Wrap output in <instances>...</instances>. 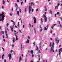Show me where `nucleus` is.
<instances>
[{
    "label": "nucleus",
    "mask_w": 62,
    "mask_h": 62,
    "mask_svg": "<svg viewBox=\"0 0 62 62\" xmlns=\"http://www.w3.org/2000/svg\"><path fill=\"white\" fill-rule=\"evenodd\" d=\"M40 20H41V22H42V21H42V18Z\"/></svg>",
    "instance_id": "nucleus-41"
},
{
    "label": "nucleus",
    "mask_w": 62,
    "mask_h": 62,
    "mask_svg": "<svg viewBox=\"0 0 62 62\" xmlns=\"http://www.w3.org/2000/svg\"><path fill=\"white\" fill-rule=\"evenodd\" d=\"M27 9L26 8H25V9H24V11H25V12H26V10H27Z\"/></svg>",
    "instance_id": "nucleus-23"
},
{
    "label": "nucleus",
    "mask_w": 62,
    "mask_h": 62,
    "mask_svg": "<svg viewBox=\"0 0 62 62\" xmlns=\"http://www.w3.org/2000/svg\"><path fill=\"white\" fill-rule=\"evenodd\" d=\"M2 14H0V21H3L4 20V18L5 17V16L3 15L4 13L2 12Z\"/></svg>",
    "instance_id": "nucleus-1"
},
{
    "label": "nucleus",
    "mask_w": 62,
    "mask_h": 62,
    "mask_svg": "<svg viewBox=\"0 0 62 62\" xmlns=\"http://www.w3.org/2000/svg\"><path fill=\"white\" fill-rule=\"evenodd\" d=\"M22 45H23L22 44H21V47H20L21 48V50H22L23 48H24V46L23 45V46L22 47Z\"/></svg>",
    "instance_id": "nucleus-8"
},
{
    "label": "nucleus",
    "mask_w": 62,
    "mask_h": 62,
    "mask_svg": "<svg viewBox=\"0 0 62 62\" xmlns=\"http://www.w3.org/2000/svg\"><path fill=\"white\" fill-rule=\"evenodd\" d=\"M3 41L4 42H5L6 41V40H5V39H3Z\"/></svg>",
    "instance_id": "nucleus-59"
},
{
    "label": "nucleus",
    "mask_w": 62,
    "mask_h": 62,
    "mask_svg": "<svg viewBox=\"0 0 62 62\" xmlns=\"http://www.w3.org/2000/svg\"><path fill=\"white\" fill-rule=\"evenodd\" d=\"M34 32L35 33V34L36 33V31L35 30H34Z\"/></svg>",
    "instance_id": "nucleus-35"
},
{
    "label": "nucleus",
    "mask_w": 62,
    "mask_h": 62,
    "mask_svg": "<svg viewBox=\"0 0 62 62\" xmlns=\"http://www.w3.org/2000/svg\"><path fill=\"white\" fill-rule=\"evenodd\" d=\"M24 27H25V26H24V25H23V28H24Z\"/></svg>",
    "instance_id": "nucleus-51"
},
{
    "label": "nucleus",
    "mask_w": 62,
    "mask_h": 62,
    "mask_svg": "<svg viewBox=\"0 0 62 62\" xmlns=\"http://www.w3.org/2000/svg\"><path fill=\"white\" fill-rule=\"evenodd\" d=\"M36 50L38 51L39 49H38V47L37 46H36Z\"/></svg>",
    "instance_id": "nucleus-17"
},
{
    "label": "nucleus",
    "mask_w": 62,
    "mask_h": 62,
    "mask_svg": "<svg viewBox=\"0 0 62 62\" xmlns=\"http://www.w3.org/2000/svg\"><path fill=\"white\" fill-rule=\"evenodd\" d=\"M10 28H11V31H12V32L13 31V27H10Z\"/></svg>",
    "instance_id": "nucleus-13"
},
{
    "label": "nucleus",
    "mask_w": 62,
    "mask_h": 62,
    "mask_svg": "<svg viewBox=\"0 0 62 62\" xmlns=\"http://www.w3.org/2000/svg\"><path fill=\"white\" fill-rule=\"evenodd\" d=\"M4 62H7V61L5 59L4 60Z\"/></svg>",
    "instance_id": "nucleus-30"
},
{
    "label": "nucleus",
    "mask_w": 62,
    "mask_h": 62,
    "mask_svg": "<svg viewBox=\"0 0 62 62\" xmlns=\"http://www.w3.org/2000/svg\"><path fill=\"white\" fill-rule=\"evenodd\" d=\"M14 34H15V36H16V37H18V36L17 35H16V33L15 32Z\"/></svg>",
    "instance_id": "nucleus-24"
},
{
    "label": "nucleus",
    "mask_w": 62,
    "mask_h": 62,
    "mask_svg": "<svg viewBox=\"0 0 62 62\" xmlns=\"http://www.w3.org/2000/svg\"><path fill=\"white\" fill-rule=\"evenodd\" d=\"M55 41H56V42L57 44H58V43H59V40H57V38H55Z\"/></svg>",
    "instance_id": "nucleus-7"
},
{
    "label": "nucleus",
    "mask_w": 62,
    "mask_h": 62,
    "mask_svg": "<svg viewBox=\"0 0 62 62\" xmlns=\"http://www.w3.org/2000/svg\"><path fill=\"white\" fill-rule=\"evenodd\" d=\"M57 24H54L53 25L54 26H55V25H56Z\"/></svg>",
    "instance_id": "nucleus-40"
},
{
    "label": "nucleus",
    "mask_w": 62,
    "mask_h": 62,
    "mask_svg": "<svg viewBox=\"0 0 62 62\" xmlns=\"http://www.w3.org/2000/svg\"><path fill=\"white\" fill-rule=\"evenodd\" d=\"M29 43V40L27 39V40L26 41V43Z\"/></svg>",
    "instance_id": "nucleus-11"
},
{
    "label": "nucleus",
    "mask_w": 62,
    "mask_h": 62,
    "mask_svg": "<svg viewBox=\"0 0 62 62\" xmlns=\"http://www.w3.org/2000/svg\"><path fill=\"white\" fill-rule=\"evenodd\" d=\"M18 40V38L17 37H16V40Z\"/></svg>",
    "instance_id": "nucleus-31"
},
{
    "label": "nucleus",
    "mask_w": 62,
    "mask_h": 62,
    "mask_svg": "<svg viewBox=\"0 0 62 62\" xmlns=\"http://www.w3.org/2000/svg\"><path fill=\"white\" fill-rule=\"evenodd\" d=\"M9 25V24H8V23L7 24H6V25H7V27H8V25Z\"/></svg>",
    "instance_id": "nucleus-29"
},
{
    "label": "nucleus",
    "mask_w": 62,
    "mask_h": 62,
    "mask_svg": "<svg viewBox=\"0 0 62 62\" xmlns=\"http://www.w3.org/2000/svg\"><path fill=\"white\" fill-rule=\"evenodd\" d=\"M15 6L17 8H19L18 7V5H17V4L16 3H15Z\"/></svg>",
    "instance_id": "nucleus-19"
},
{
    "label": "nucleus",
    "mask_w": 62,
    "mask_h": 62,
    "mask_svg": "<svg viewBox=\"0 0 62 62\" xmlns=\"http://www.w3.org/2000/svg\"><path fill=\"white\" fill-rule=\"evenodd\" d=\"M59 12H58L57 13V15H59Z\"/></svg>",
    "instance_id": "nucleus-34"
},
{
    "label": "nucleus",
    "mask_w": 62,
    "mask_h": 62,
    "mask_svg": "<svg viewBox=\"0 0 62 62\" xmlns=\"http://www.w3.org/2000/svg\"><path fill=\"white\" fill-rule=\"evenodd\" d=\"M13 22V24H14V26L15 25V22L14 21Z\"/></svg>",
    "instance_id": "nucleus-43"
},
{
    "label": "nucleus",
    "mask_w": 62,
    "mask_h": 62,
    "mask_svg": "<svg viewBox=\"0 0 62 62\" xmlns=\"http://www.w3.org/2000/svg\"><path fill=\"white\" fill-rule=\"evenodd\" d=\"M22 60V57H20L19 62H20V61H21Z\"/></svg>",
    "instance_id": "nucleus-18"
},
{
    "label": "nucleus",
    "mask_w": 62,
    "mask_h": 62,
    "mask_svg": "<svg viewBox=\"0 0 62 62\" xmlns=\"http://www.w3.org/2000/svg\"><path fill=\"white\" fill-rule=\"evenodd\" d=\"M46 15L45 16V15H44V18L45 19V22H46L47 21V18L46 17Z\"/></svg>",
    "instance_id": "nucleus-4"
},
{
    "label": "nucleus",
    "mask_w": 62,
    "mask_h": 62,
    "mask_svg": "<svg viewBox=\"0 0 62 62\" xmlns=\"http://www.w3.org/2000/svg\"><path fill=\"white\" fill-rule=\"evenodd\" d=\"M12 47H14V45H13V44L12 45Z\"/></svg>",
    "instance_id": "nucleus-61"
},
{
    "label": "nucleus",
    "mask_w": 62,
    "mask_h": 62,
    "mask_svg": "<svg viewBox=\"0 0 62 62\" xmlns=\"http://www.w3.org/2000/svg\"><path fill=\"white\" fill-rule=\"evenodd\" d=\"M4 55H2V59H4Z\"/></svg>",
    "instance_id": "nucleus-14"
},
{
    "label": "nucleus",
    "mask_w": 62,
    "mask_h": 62,
    "mask_svg": "<svg viewBox=\"0 0 62 62\" xmlns=\"http://www.w3.org/2000/svg\"><path fill=\"white\" fill-rule=\"evenodd\" d=\"M39 27H40V28H42V27H41V25H39Z\"/></svg>",
    "instance_id": "nucleus-49"
},
{
    "label": "nucleus",
    "mask_w": 62,
    "mask_h": 62,
    "mask_svg": "<svg viewBox=\"0 0 62 62\" xmlns=\"http://www.w3.org/2000/svg\"><path fill=\"white\" fill-rule=\"evenodd\" d=\"M32 12H33V11H34V9H33L32 8Z\"/></svg>",
    "instance_id": "nucleus-58"
},
{
    "label": "nucleus",
    "mask_w": 62,
    "mask_h": 62,
    "mask_svg": "<svg viewBox=\"0 0 62 62\" xmlns=\"http://www.w3.org/2000/svg\"><path fill=\"white\" fill-rule=\"evenodd\" d=\"M2 3H3V4H5V1L4 0H3L2 1Z\"/></svg>",
    "instance_id": "nucleus-16"
},
{
    "label": "nucleus",
    "mask_w": 62,
    "mask_h": 62,
    "mask_svg": "<svg viewBox=\"0 0 62 62\" xmlns=\"http://www.w3.org/2000/svg\"><path fill=\"white\" fill-rule=\"evenodd\" d=\"M7 33V31H6H6H5V34H6Z\"/></svg>",
    "instance_id": "nucleus-37"
},
{
    "label": "nucleus",
    "mask_w": 62,
    "mask_h": 62,
    "mask_svg": "<svg viewBox=\"0 0 62 62\" xmlns=\"http://www.w3.org/2000/svg\"><path fill=\"white\" fill-rule=\"evenodd\" d=\"M15 37H13V43H14L15 42Z\"/></svg>",
    "instance_id": "nucleus-12"
},
{
    "label": "nucleus",
    "mask_w": 62,
    "mask_h": 62,
    "mask_svg": "<svg viewBox=\"0 0 62 62\" xmlns=\"http://www.w3.org/2000/svg\"><path fill=\"white\" fill-rule=\"evenodd\" d=\"M60 50V51H62V48H61L60 49H59Z\"/></svg>",
    "instance_id": "nucleus-38"
},
{
    "label": "nucleus",
    "mask_w": 62,
    "mask_h": 62,
    "mask_svg": "<svg viewBox=\"0 0 62 62\" xmlns=\"http://www.w3.org/2000/svg\"><path fill=\"white\" fill-rule=\"evenodd\" d=\"M31 56L32 57H33L34 56V55L33 54H32Z\"/></svg>",
    "instance_id": "nucleus-46"
},
{
    "label": "nucleus",
    "mask_w": 62,
    "mask_h": 62,
    "mask_svg": "<svg viewBox=\"0 0 62 62\" xmlns=\"http://www.w3.org/2000/svg\"><path fill=\"white\" fill-rule=\"evenodd\" d=\"M2 34H4V32L3 31H2Z\"/></svg>",
    "instance_id": "nucleus-50"
},
{
    "label": "nucleus",
    "mask_w": 62,
    "mask_h": 62,
    "mask_svg": "<svg viewBox=\"0 0 62 62\" xmlns=\"http://www.w3.org/2000/svg\"><path fill=\"white\" fill-rule=\"evenodd\" d=\"M45 11H47L46 8L45 9Z\"/></svg>",
    "instance_id": "nucleus-54"
},
{
    "label": "nucleus",
    "mask_w": 62,
    "mask_h": 62,
    "mask_svg": "<svg viewBox=\"0 0 62 62\" xmlns=\"http://www.w3.org/2000/svg\"><path fill=\"white\" fill-rule=\"evenodd\" d=\"M48 29V28H46V27H44V30H47Z\"/></svg>",
    "instance_id": "nucleus-20"
},
{
    "label": "nucleus",
    "mask_w": 62,
    "mask_h": 62,
    "mask_svg": "<svg viewBox=\"0 0 62 62\" xmlns=\"http://www.w3.org/2000/svg\"><path fill=\"white\" fill-rule=\"evenodd\" d=\"M19 9L20 13H21V9L20 8H19Z\"/></svg>",
    "instance_id": "nucleus-25"
},
{
    "label": "nucleus",
    "mask_w": 62,
    "mask_h": 62,
    "mask_svg": "<svg viewBox=\"0 0 62 62\" xmlns=\"http://www.w3.org/2000/svg\"><path fill=\"white\" fill-rule=\"evenodd\" d=\"M60 5L59 3H58V4L57 6H55V8H58V6Z\"/></svg>",
    "instance_id": "nucleus-10"
},
{
    "label": "nucleus",
    "mask_w": 62,
    "mask_h": 62,
    "mask_svg": "<svg viewBox=\"0 0 62 62\" xmlns=\"http://www.w3.org/2000/svg\"><path fill=\"white\" fill-rule=\"evenodd\" d=\"M28 39H30V37L29 36H28Z\"/></svg>",
    "instance_id": "nucleus-33"
},
{
    "label": "nucleus",
    "mask_w": 62,
    "mask_h": 62,
    "mask_svg": "<svg viewBox=\"0 0 62 62\" xmlns=\"http://www.w3.org/2000/svg\"><path fill=\"white\" fill-rule=\"evenodd\" d=\"M38 53H41L40 51V50H38Z\"/></svg>",
    "instance_id": "nucleus-28"
},
{
    "label": "nucleus",
    "mask_w": 62,
    "mask_h": 62,
    "mask_svg": "<svg viewBox=\"0 0 62 62\" xmlns=\"http://www.w3.org/2000/svg\"><path fill=\"white\" fill-rule=\"evenodd\" d=\"M49 46L50 47L52 46L51 47V49H50V53H51L52 52L51 51H53L52 52L53 53H54V50L53 49L54 48V46H53V45H52V43L51 42H50V43L49 45Z\"/></svg>",
    "instance_id": "nucleus-2"
},
{
    "label": "nucleus",
    "mask_w": 62,
    "mask_h": 62,
    "mask_svg": "<svg viewBox=\"0 0 62 62\" xmlns=\"http://www.w3.org/2000/svg\"><path fill=\"white\" fill-rule=\"evenodd\" d=\"M39 10V9L38 8H37V9H36V11H38Z\"/></svg>",
    "instance_id": "nucleus-36"
},
{
    "label": "nucleus",
    "mask_w": 62,
    "mask_h": 62,
    "mask_svg": "<svg viewBox=\"0 0 62 62\" xmlns=\"http://www.w3.org/2000/svg\"><path fill=\"white\" fill-rule=\"evenodd\" d=\"M18 32H16V35L17 34H18Z\"/></svg>",
    "instance_id": "nucleus-62"
},
{
    "label": "nucleus",
    "mask_w": 62,
    "mask_h": 62,
    "mask_svg": "<svg viewBox=\"0 0 62 62\" xmlns=\"http://www.w3.org/2000/svg\"><path fill=\"white\" fill-rule=\"evenodd\" d=\"M51 28L52 29H54V27H53V26H52Z\"/></svg>",
    "instance_id": "nucleus-42"
},
{
    "label": "nucleus",
    "mask_w": 62,
    "mask_h": 62,
    "mask_svg": "<svg viewBox=\"0 0 62 62\" xmlns=\"http://www.w3.org/2000/svg\"><path fill=\"white\" fill-rule=\"evenodd\" d=\"M17 14L18 15V16H19V12L18 11H17Z\"/></svg>",
    "instance_id": "nucleus-15"
},
{
    "label": "nucleus",
    "mask_w": 62,
    "mask_h": 62,
    "mask_svg": "<svg viewBox=\"0 0 62 62\" xmlns=\"http://www.w3.org/2000/svg\"><path fill=\"white\" fill-rule=\"evenodd\" d=\"M41 42L39 43V46H40V45L41 44Z\"/></svg>",
    "instance_id": "nucleus-48"
},
{
    "label": "nucleus",
    "mask_w": 62,
    "mask_h": 62,
    "mask_svg": "<svg viewBox=\"0 0 62 62\" xmlns=\"http://www.w3.org/2000/svg\"><path fill=\"white\" fill-rule=\"evenodd\" d=\"M27 60L26 59H25V62H27V61H26Z\"/></svg>",
    "instance_id": "nucleus-60"
},
{
    "label": "nucleus",
    "mask_w": 62,
    "mask_h": 62,
    "mask_svg": "<svg viewBox=\"0 0 62 62\" xmlns=\"http://www.w3.org/2000/svg\"><path fill=\"white\" fill-rule=\"evenodd\" d=\"M7 2H8V3H9V1H8V0H7Z\"/></svg>",
    "instance_id": "nucleus-57"
},
{
    "label": "nucleus",
    "mask_w": 62,
    "mask_h": 62,
    "mask_svg": "<svg viewBox=\"0 0 62 62\" xmlns=\"http://www.w3.org/2000/svg\"><path fill=\"white\" fill-rule=\"evenodd\" d=\"M2 37H3V38H4V35H3V36Z\"/></svg>",
    "instance_id": "nucleus-64"
},
{
    "label": "nucleus",
    "mask_w": 62,
    "mask_h": 62,
    "mask_svg": "<svg viewBox=\"0 0 62 62\" xmlns=\"http://www.w3.org/2000/svg\"><path fill=\"white\" fill-rule=\"evenodd\" d=\"M58 23H59V24L60 25V21H58Z\"/></svg>",
    "instance_id": "nucleus-44"
},
{
    "label": "nucleus",
    "mask_w": 62,
    "mask_h": 62,
    "mask_svg": "<svg viewBox=\"0 0 62 62\" xmlns=\"http://www.w3.org/2000/svg\"><path fill=\"white\" fill-rule=\"evenodd\" d=\"M30 62H33V61L32 60L30 61Z\"/></svg>",
    "instance_id": "nucleus-52"
},
{
    "label": "nucleus",
    "mask_w": 62,
    "mask_h": 62,
    "mask_svg": "<svg viewBox=\"0 0 62 62\" xmlns=\"http://www.w3.org/2000/svg\"><path fill=\"white\" fill-rule=\"evenodd\" d=\"M32 11V8H29V13L30 14V11Z\"/></svg>",
    "instance_id": "nucleus-9"
},
{
    "label": "nucleus",
    "mask_w": 62,
    "mask_h": 62,
    "mask_svg": "<svg viewBox=\"0 0 62 62\" xmlns=\"http://www.w3.org/2000/svg\"><path fill=\"white\" fill-rule=\"evenodd\" d=\"M51 34H53V33H52V30H51Z\"/></svg>",
    "instance_id": "nucleus-39"
},
{
    "label": "nucleus",
    "mask_w": 62,
    "mask_h": 62,
    "mask_svg": "<svg viewBox=\"0 0 62 62\" xmlns=\"http://www.w3.org/2000/svg\"><path fill=\"white\" fill-rule=\"evenodd\" d=\"M13 51V50H11V53H12Z\"/></svg>",
    "instance_id": "nucleus-55"
},
{
    "label": "nucleus",
    "mask_w": 62,
    "mask_h": 62,
    "mask_svg": "<svg viewBox=\"0 0 62 62\" xmlns=\"http://www.w3.org/2000/svg\"><path fill=\"white\" fill-rule=\"evenodd\" d=\"M8 57H9V61L12 58V56H11V53H10L9 54H8Z\"/></svg>",
    "instance_id": "nucleus-6"
},
{
    "label": "nucleus",
    "mask_w": 62,
    "mask_h": 62,
    "mask_svg": "<svg viewBox=\"0 0 62 62\" xmlns=\"http://www.w3.org/2000/svg\"><path fill=\"white\" fill-rule=\"evenodd\" d=\"M17 2H19V0H17Z\"/></svg>",
    "instance_id": "nucleus-47"
},
{
    "label": "nucleus",
    "mask_w": 62,
    "mask_h": 62,
    "mask_svg": "<svg viewBox=\"0 0 62 62\" xmlns=\"http://www.w3.org/2000/svg\"><path fill=\"white\" fill-rule=\"evenodd\" d=\"M2 49H3V51H4V48L3 47L2 48Z\"/></svg>",
    "instance_id": "nucleus-56"
},
{
    "label": "nucleus",
    "mask_w": 62,
    "mask_h": 62,
    "mask_svg": "<svg viewBox=\"0 0 62 62\" xmlns=\"http://www.w3.org/2000/svg\"><path fill=\"white\" fill-rule=\"evenodd\" d=\"M34 5V3L33 2L30 3L29 4V8H32V6Z\"/></svg>",
    "instance_id": "nucleus-3"
},
{
    "label": "nucleus",
    "mask_w": 62,
    "mask_h": 62,
    "mask_svg": "<svg viewBox=\"0 0 62 62\" xmlns=\"http://www.w3.org/2000/svg\"><path fill=\"white\" fill-rule=\"evenodd\" d=\"M52 10L51 9H50L49 10V11H50V13H52V11H51Z\"/></svg>",
    "instance_id": "nucleus-21"
},
{
    "label": "nucleus",
    "mask_w": 62,
    "mask_h": 62,
    "mask_svg": "<svg viewBox=\"0 0 62 62\" xmlns=\"http://www.w3.org/2000/svg\"><path fill=\"white\" fill-rule=\"evenodd\" d=\"M23 1H22L21 3V5H23Z\"/></svg>",
    "instance_id": "nucleus-26"
},
{
    "label": "nucleus",
    "mask_w": 62,
    "mask_h": 62,
    "mask_svg": "<svg viewBox=\"0 0 62 62\" xmlns=\"http://www.w3.org/2000/svg\"><path fill=\"white\" fill-rule=\"evenodd\" d=\"M61 54V52H59V55H60V54Z\"/></svg>",
    "instance_id": "nucleus-63"
},
{
    "label": "nucleus",
    "mask_w": 62,
    "mask_h": 62,
    "mask_svg": "<svg viewBox=\"0 0 62 62\" xmlns=\"http://www.w3.org/2000/svg\"><path fill=\"white\" fill-rule=\"evenodd\" d=\"M41 29L40 30V32H41L42 31V30H43V29L42 28H41Z\"/></svg>",
    "instance_id": "nucleus-32"
},
{
    "label": "nucleus",
    "mask_w": 62,
    "mask_h": 62,
    "mask_svg": "<svg viewBox=\"0 0 62 62\" xmlns=\"http://www.w3.org/2000/svg\"><path fill=\"white\" fill-rule=\"evenodd\" d=\"M33 51H32V50H31V54H33Z\"/></svg>",
    "instance_id": "nucleus-22"
},
{
    "label": "nucleus",
    "mask_w": 62,
    "mask_h": 62,
    "mask_svg": "<svg viewBox=\"0 0 62 62\" xmlns=\"http://www.w3.org/2000/svg\"><path fill=\"white\" fill-rule=\"evenodd\" d=\"M19 31L20 32V33H22V32L21 31V30H20V29H19Z\"/></svg>",
    "instance_id": "nucleus-27"
},
{
    "label": "nucleus",
    "mask_w": 62,
    "mask_h": 62,
    "mask_svg": "<svg viewBox=\"0 0 62 62\" xmlns=\"http://www.w3.org/2000/svg\"><path fill=\"white\" fill-rule=\"evenodd\" d=\"M32 18L33 19H34V24H36V18L35 17H34L33 16L32 17Z\"/></svg>",
    "instance_id": "nucleus-5"
},
{
    "label": "nucleus",
    "mask_w": 62,
    "mask_h": 62,
    "mask_svg": "<svg viewBox=\"0 0 62 62\" xmlns=\"http://www.w3.org/2000/svg\"><path fill=\"white\" fill-rule=\"evenodd\" d=\"M33 44L35 46V43L34 42L33 43Z\"/></svg>",
    "instance_id": "nucleus-53"
},
{
    "label": "nucleus",
    "mask_w": 62,
    "mask_h": 62,
    "mask_svg": "<svg viewBox=\"0 0 62 62\" xmlns=\"http://www.w3.org/2000/svg\"><path fill=\"white\" fill-rule=\"evenodd\" d=\"M29 26H30V27H31V24H29Z\"/></svg>",
    "instance_id": "nucleus-45"
}]
</instances>
